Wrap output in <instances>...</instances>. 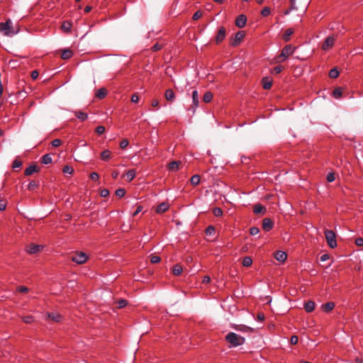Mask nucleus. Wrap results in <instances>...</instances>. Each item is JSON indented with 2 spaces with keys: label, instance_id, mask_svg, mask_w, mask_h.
Here are the masks:
<instances>
[{
  "label": "nucleus",
  "instance_id": "nucleus-3",
  "mask_svg": "<svg viewBox=\"0 0 363 363\" xmlns=\"http://www.w3.org/2000/svg\"><path fill=\"white\" fill-rule=\"evenodd\" d=\"M295 49L296 48L291 45H286L281 50V54L274 58L275 62L280 63L285 61L289 56L294 53Z\"/></svg>",
  "mask_w": 363,
  "mask_h": 363
},
{
  "label": "nucleus",
  "instance_id": "nucleus-5",
  "mask_svg": "<svg viewBox=\"0 0 363 363\" xmlns=\"http://www.w3.org/2000/svg\"><path fill=\"white\" fill-rule=\"evenodd\" d=\"M71 259L73 262L81 264L86 262L88 259V255L83 252H77L72 256Z\"/></svg>",
  "mask_w": 363,
  "mask_h": 363
},
{
  "label": "nucleus",
  "instance_id": "nucleus-6",
  "mask_svg": "<svg viewBox=\"0 0 363 363\" xmlns=\"http://www.w3.org/2000/svg\"><path fill=\"white\" fill-rule=\"evenodd\" d=\"M43 248L44 245H43L30 243L26 246V251L30 255H35L41 252L43 250Z\"/></svg>",
  "mask_w": 363,
  "mask_h": 363
},
{
  "label": "nucleus",
  "instance_id": "nucleus-26",
  "mask_svg": "<svg viewBox=\"0 0 363 363\" xmlns=\"http://www.w3.org/2000/svg\"><path fill=\"white\" fill-rule=\"evenodd\" d=\"M335 307V303L333 302H328L322 306V308L325 312L331 311Z\"/></svg>",
  "mask_w": 363,
  "mask_h": 363
},
{
  "label": "nucleus",
  "instance_id": "nucleus-62",
  "mask_svg": "<svg viewBox=\"0 0 363 363\" xmlns=\"http://www.w3.org/2000/svg\"><path fill=\"white\" fill-rule=\"evenodd\" d=\"M36 186H37V184H36V182L35 181H31L28 184V189H34Z\"/></svg>",
  "mask_w": 363,
  "mask_h": 363
},
{
  "label": "nucleus",
  "instance_id": "nucleus-36",
  "mask_svg": "<svg viewBox=\"0 0 363 363\" xmlns=\"http://www.w3.org/2000/svg\"><path fill=\"white\" fill-rule=\"evenodd\" d=\"M330 78L335 79L339 76V72L336 68L332 69L329 72Z\"/></svg>",
  "mask_w": 363,
  "mask_h": 363
},
{
  "label": "nucleus",
  "instance_id": "nucleus-1",
  "mask_svg": "<svg viewBox=\"0 0 363 363\" xmlns=\"http://www.w3.org/2000/svg\"><path fill=\"white\" fill-rule=\"evenodd\" d=\"M0 32L5 36L12 37L19 32V28L14 29L12 21L8 19L4 23H0Z\"/></svg>",
  "mask_w": 363,
  "mask_h": 363
},
{
  "label": "nucleus",
  "instance_id": "nucleus-59",
  "mask_svg": "<svg viewBox=\"0 0 363 363\" xmlns=\"http://www.w3.org/2000/svg\"><path fill=\"white\" fill-rule=\"evenodd\" d=\"M139 101V97L137 94H134L131 96V101L133 103H137Z\"/></svg>",
  "mask_w": 363,
  "mask_h": 363
},
{
  "label": "nucleus",
  "instance_id": "nucleus-47",
  "mask_svg": "<svg viewBox=\"0 0 363 363\" xmlns=\"http://www.w3.org/2000/svg\"><path fill=\"white\" fill-rule=\"evenodd\" d=\"M33 317L28 315V316H24L23 318V321L26 323H31L33 322Z\"/></svg>",
  "mask_w": 363,
  "mask_h": 363
},
{
  "label": "nucleus",
  "instance_id": "nucleus-46",
  "mask_svg": "<svg viewBox=\"0 0 363 363\" xmlns=\"http://www.w3.org/2000/svg\"><path fill=\"white\" fill-rule=\"evenodd\" d=\"M105 127L103 126V125H100V126H98L96 128V133L98 134V135H102L104 132H105Z\"/></svg>",
  "mask_w": 363,
  "mask_h": 363
},
{
  "label": "nucleus",
  "instance_id": "nucleus-34",
  "mask_svg": "<svg viewBox=\"0 0 363 363\" xmlns=\"http://www.w3.org/2000/svg\"><path fill=\"white\" fill-rule=\"evenodd\" d=\"M135 176V170L130 169L126 174L127 180H128V181L133 180L134 179Z\"/></svg>",
  "mask_w": 363,
  "mask_h": 363
},
{
  "label": "nucleus",
  "instance_id": "nucleus-40",
  "mask_svg": "<svg viewBox=\"0 0 363 363\" xmlns=\"http://www.w3.org/2000/svg\"><path fill=\"white\" fill-rule=\"evenodd\" d=\"M115 194L118 197L122 198L125 194V190L124 189H118L116 191Z\"/></svg>",
  "mask_w": 363,
  "mask_h": 363
},
{
  "label": "nucleus",
  "instance_id": "nucleus-63",
  "mask_svg": "<svg viewBox=\"0 0 363 363\" xmlns=\"http://www.w3.org/2000/svg\"><path fill=\"white\" fill-rule=\"evenodd\" d=\"M329 258H330L329 255H328V254H324V255H323L320 257V261H321V262H325V261H327L328 259H329Z\"/></svg>",
  "mask_w": 363,
  "mask_h": 363
},
{
  "label": "nucleus",
  "instance_id": "nucleus-11",
  "mask_svg": "<svg viewBox=\"0 0 363 363\" xmlns=\"http://www.w3.org/2000/svg\"><path fill=\"white\" fill-rule=\"evenodd\" d=\"M274 257L280 262H284L287 258V255L284 251L278 250L274 252Z\"/></svg>",
  "mask_w": 363,
  "mask_h": 363
},
{
  "label": "nucleus",
  "instance_id": "nucleus-7",
  "mask_svg": "<svg viewBox=\"0 0 363 363\" xmlns=\"http://www.w3.org/2000/svg\"><path fill=\"white\" fill-rule=\"evenodd\" d=\"M335 41V38L334 36L331 35L327 37L322 44V50H328V49L331 48L334 45Z\"/></svg>",
  "mask_w": 363,
  "mask_h": 363
},
{
  "label": "nucleus",
  "instance_id": "nucleus-32",
  "mask_svg": "<svg viewBox=\"0 0 363 363\" xmlns=\"http://www.w3.org/2000/svg\"><path fill=\"white\" fill-rule=\"evenodd\" d=\"M62 172L65 174L71 175L74 172V169L69 165H65L62 169Z\"/></svg>",
  "mask_w": 363,
  "mask_h": 363
},
{
  "label": "nucleus",
  "instance_id": "nucleus-55",
  "mask_svg": "<svg viewBox=\"0 0 363 363\" xmlns=\"http://www.w3.org/2000/svg\"><path fill=\"white\" fill-rule=\"evenodd\" d=\"M61 145V140L60 139H55L52 141V145L53 147H58Z\"/></svg>",
  "mask_w": 363,
  "mask_h": 363
},
{
  "label": "nucleus",
  "instance_id": "nucleus-35",
  "mask_svg": "<svg viewBox=\"0 0 363 363\" xmlns=\"http://www.w3.org/2000/svg\"><path fill=\"white\" fill-rule=\"evenodd\" d=\"M118 308H123L128 305V301L125 299H119L116 301Z\"/></svg>",
  "mask_w": 363,
  "mask_h": 363
},
{
  "label": "nucleus",
  "instance_id": "nucleus-45",
  "mask_svg": "<svg viewBox=\"0 0 363 363\" xmlns=\"http://www.w3.org/2000/svg\"><path fill=\"white\" fill-rule=\"evenodd\" d=\"M259 233V229L257 227H252L250 229V233L251 235H256Z\"/></svg>",
  "mask_w": 363,
  "mask_h": 363
},
{
  "label": "nucleus",
  "instance_id": "nucleus-13",
  "mask_svg": "<svg viewBox=\"0 0 363 363\" xmlns=\"http://www.w3.org/2000/svg\"><path fill=\"white\" fill-rule=\"evenodd\" d=\"M273 227V222L272 220L269 218H265L262 220V228L266 230L269 231Z\"/></svg>",
  "mask_w": 363,
  "mask_h": 363
},
{
  "label": "nucleus",
  "instance_id": "nucleus-53",
  "mask_svg": "<svg viewBox=\"0 0 363 363\" xmlns=\"http://www.w3.org/2000/svg\"><path fill=\"white\" fill-rule=\"evenodd\" d=\"M284 69L283 66H277L274 68L273 72L275 74H279Z\"/></svg>",
  "mask_w": 363,
  "mask_h": 363
},
{
  "label": "nucleus",
  "instance_id": "nucleus-10",
  "mask_svg": "<svg viewBox=\"0 0 363 363\" xmlns=\"http://www.w3.org/2000/svg\"><path fill=\"white\" fill-rule=\"evenodd\" d=\"M192 100H193V104L191 106V109L192 110L193 113L196 111V108L199 106V94L196 90H194L192 92Z\"/></svg>",
  "mask_w": 363,
  "mask_h": 363
},
{
  "label": "nucleus",
  "instance_id": "nucleus-9",
  "mask_svg": "<svg viewBox=\"0 0 363 363\" xmlns=\"http://www.w3.org/2000/svg\"><path fill=\"white\" fill-rule=\"evenodd\" d=\"M245 35V33L244 31H238L235 35L234 38L233 39V41L231 43V45L233 46H237L238 45L240 42L242 40Z\"/></svg>",
  "mask_w": 363,
  "mask_h": 363
},
{
  "label": "nucleus",
  "instance_id": "nucleus-30",
  "mask_svg": "<svg viewBox=\"0 0 363 363\" xmlns=\"http://www.w3.org/2000/svg\"><path fill=\"white\" fill-rule=\"evenodd\" d=\"M213 99V94L211 91H206L203 97V100L205 103H209Z\"/></svg>",
  "mask_w": 363,
  "mask_h": 363
},
{
  "label": "nucleus",
  "instance_id": "nucleus-56",
  "mask_svg": "<svg viewBox=\"0 0 363 363\" xmlns=\"http://www.w3.org/2000/svg\"><path fill=\"white\" fill-rule=\"evenodd\" d=\"M6 207V201L4 200H0V211H4Z\"/></svg>",
  "mask_w": 363,
  "mask_h": 363
},
{
  "label": "nucleus",
  "instance_id": "nucleus-54",
  "mask_svg": "<svg viewBox=\"0 0 363 363\" xmlns=\"http://www.w3.org/2000/svg\"><path fill=\"white\" fill-rule=\"evenodd\" d=\"M128 145V141L127 140H123L120 143V147L122 149L125 148Z\"/></svg>",
  "mask_w": 363,
  "mask_h": 363
},
{
  "label": "nucleus",
  "instance_id": "nucleus-41",
  "mask_svg": "<svg viewBox=\"0 0 363 363\" xmlns=\"http://www.w3.org/2000/svg\"><path fill=\"white\" fill-rule=\"evenodd\" d=\"M213 213L216 217L221 216L223 215V211L220 208H214L213 209Z\"/></svg>",
  "mask_w": 363,
  "mask_h": 363
},
{
  "label": "nucleus",
  "instance_id": "nucleus-43",
  "mask_svg": "<svg viewBox=\"0 0 363 363\" xmlns=\"http://www.w3.org/2000/svg\"><path fill=\"white\" fill-rule=\"evenodd\" d=\"M21 165H22L21 161H20L18 160H15L13 162L12 168L13 169L20 168L21 167Z\"/></svg>",
  "mask_w": 363,
  "mask_h": 363
},
{
  "label": "nucleus",
  "instance_id": "nucleus-19",
  "mask_svg": "<svg viewBox=\"0 0 363 363\" xmlns=\"http://www.w3.org/2000/svg\"><path fill=\"white\" fill-rule=\"evenodd\" d=\"M180 164L181 162L179 161H172L168 164V169L170 171L176 172L179 170Z\"/></svg>",
  "mask_w": 363,
  "mask_h": 363
},
{
  "label": "nucleus",
  "instance_id": "nucleus-50",
  "mask_svg": "<svg viewBox=\"0 0 363 363\" xmlns=\"http://www.w3.org/2000/svg\"><path fill=\"white\" fill-rule=\"evenodd\" d=\"M17 291L21 293H26L29 291L28 288L24 286H20L17 287Z\"/></svg>",
  "mask_w": 363,
  "mask_h": 363
},
{
  "label": "nucleus",
  "instance_id": "nucleus-48",
  "mask_svg": "<svg viewBox=\"0 0 363 363\" xmlns=\"http://www.w3.org/2000/svg\"><path fill=\"white\" fill-rule=\"evenodd\" d=\"M270 13V9L269 7H264L261 11V14L263 16H267Z\"/></svg>",
  "mask_w": 363,
  "mask_h": 363
},
{
  "label": "nucleus",
  "instance_id": "nucleus-22",
  "mask_svg": "<svg viewBox=\"0 0 363 363\" xmlns=\"http://www.w3.org/2000/svg\"><path fill=\"white\" fill-rule=\"evenodd\" d=\"M72 28V23L69 21H64L62 24L61 29L65 33H69Z\"/></svg>",
  "mask_w": 363,
  "mask_h": 363
},
{
  "label": "nucleus",
  "instance_id": "nucleus-24",
  "mask_svg": "<svg viewBox=\"0 0 363 363\" xmlns=\"http://www.w3.org/2000/svg\"><path fill=\"white\" fill-rule=\"evenodd\" d=\"M48 317L51 318L55 322H60L62 320V316L57 313H50L47 314Z\"/></svg>",
  "mask_w": 363,
  "mask_h": 363
},
{
  "label": "nucleus",
  "instance_id": "nucleus-31",
  "mask_svg": "<svg viewBox=\"0 0 363 363\" xmlns=\"http://www.w3.org/2000/svg\"><path fill=\"white\" fill-rule=\"evenodd\" d=\"M190 182L193 186L198 185L200 182V176L199 174H195L192 176L190 179Z\"/></svg>",
  "mask_w": 363,
  "mask_h": 363
},
{
  "label": "nucleus",
  "instance_id": "nucleus-33",
  "mask_svg": "<svg viewBox=\"0 0 363 363\" xmlns=\"http://www.w3.org/2000/svg\"><path fill=\"white\" fill-rule=\"evenodd\" d=\"M252 264V259L250 257H245L242 260V265L244 267H250Z\"/></svg>",
  "mask_w": 363,
  "mask_h": 363
},
{
  "label": "nucleus",
  "instance_id": "nucleus-18",
  "mask_svg": "<svg viewBox=\"0 0 363 363\" xmlns=\"http://www.w3.org/2000/svg\"><path fill=\"white\" fill-rule=\"evenodd\" d=\"M169 208V204L165 202L161 203L156 208V212L157 213H162L165 211H167Z\"/></svg>",
  "mask_w": 363,
  "mask_h": 363
},
{
  "label": "nucleus",
  "instance_id": "nucleus-58",
  "mask_svg": "<svg viewBox=\"0 0 363 363\" xmlns=\"http://www.w3.org/2000/svg\"><path fill=\"white\" fill-rule=\"evenodd\" d=\"M296 0H290L291 3V10H297L298 6L296 4Z\"/></svg>",
  "mask_w": 363,
  "mask_h": 363
},
{
  "label": "nucleus",
  "instance_id": "nucleus-4",
  "mask_svg": "<svg viewBox=\"0 0 363 363\" xmlns=\"http://www.w3.org/2000/svg\"><path fill=\"white\" fill-rule=\"evenodd\" d=\"M325 235L329 247L331 248H335L337 246L335 233L333 230H326L325 231Z\"/></svg>",
  "mask_w": 363,
  "mask_h": 363
},
{
  "label": "nucleus",
  "instance_id": "nucleus-38",
  "mask_svg": "<svg viewBox=\"0 0 363 363\" xmlns=\"http://www.w3.org/2000/svg\"><path fill=\"white\" fill-rule=\"evenodd\" d=\"M342 90H341V89L340 87H337V88L334 89V91H333V96L335 98H337V99L340 98L342 96Z\"/></svg>",
  "mask_w": 363,
  "mask_h": 363
},
{
  "label": "nucleus",
  "instance_id": "nucleus-49",
  "mask_svg": "<svg viewBox=\"0 0 363 363\" xmlns=\"http://www.w3.org/2000/svg\"><path fill=\"white\" fill-rule=\"evenodd\" d=\"M335 177L334 172H330L327 175V181L328 182H333L335 180Z\"/></svg>",
  "mask_w": 363,
  "mask_h": 363
},
{
  "label": "nucleus",
  "instance_id": "nucleus-27",
  "mask_svg": "<svg viewBox=\"0 0 363 363\" xmlns=\"http://www.w3.org/2000/svg\"><path fill=\"white\" fill-rule=\"evenodd\" d=\"M183 271V268L179 264H175L173 268H172V273L176 275V276H178V275H180L182 274Z\"/></svg>",
  "mask_w": 363,
  "mask_h": 363
},
{
  "label": "nucleus",
  "instance_id": "nucleus-8",
  "mask_svg": "<svg viewBox=\"0 0 363 363\" xmlns=\"http://www.w3.org/2000/svg\"><path fill=\"white\" fill-rule=\"evenodd\" d=\"M226 35V30L224 27L221 26L219 28L218 33L216 36V43L218 44L221 43L225 38Z\"/></svg>",
  "mask_w": 363,
  "mask_h": 363
},
{
  "label": "nucleus",
  "instance_id": "nucleus-25",
  "mask_svg": "<svg viewBox=\"0 0 363 363\" xmlns=\"http://www.w3.org/2000/svg\"><path fill=\"white\" fill-rule=\"evenodd\" d=\"M294 33V30L291 28L286 30L284 34L283 35V39L288 42L290 40L291 35Z\"/></svg>",
  "mask_w": 363,
  "mask_h": 363
},
{
  "label": "nucleus",
  "instance_id": "nucleus-51",
  "mask_svg": "<svg viewBox=\"0 0 363 363\" xmlns=\"http://www.w3.org/2000/svg\"><path fill=\"white\" fill-rule=\"evenodd\" d=\"M109 194V191L107 189H104L100 191V196L101 197H106Z\"/></svg>",
  "mask_w": 363,
  "mask_h": 363
},
{
  "label": "nucleus",
  "instance_id": "nucleus-52",
  "mask_svg": "<svg viewBox=\"0 0 363 363\" xmlns=\"http://www.w3.org/2000/svg\"><path fill=\"white\" fill-rule=\"evenodd\" d=\"M201 16H202V12L200 11H198L194 14L193 19L196 21V20H198L199 18H200Z\"/></svg>",
  "mask_w": 363,
  "mask_h": 363
},
{
  "label": "nucleus",
  "instance_id": "nucleus-29",
  "mask_svg": "<svg viewBox=\"0 0 363 363\" xmlns=\"http://www.w3.org/2000/svg\"><path fill=\"white\" fill-rule=\"evenodd\" d=\"M41 162L44 164H49L52 162V157L50 154H45L43 156Z\"/></svg>",
  "mask_w": 363,
  "mask_h": 363
},
{
  "label": "nucleus",
  "instance_id": "nucleus-17",
  "mask_svg": "<svg viewBox=\"0 0 363 363\" xmlns=\"http://www.w3.org/2000/svg\"><path fill=\"white\" fill-rule=\"evenodd\" d=\"M106 95H107V90L104 87H102V88L98 89L95 93L96 97L98 98L99 99H104Z\"/></svg>",
  "mask_w": 363,
  "mask_h": 363
},
{
  "label": "nucleus",
  "instance_id": "nucleus-23",
  "mask_svg": "<svg viewBox=\"0 0 363 363\" xmlns=\"http://www.w3.org/2000/svg\"><path fill=\"white\" fill-rule=\"evenodd\" d=\"M262 85L264 89H269L272 85V80L269 77H264L262 79Z\"/></svg>",
  "mask_w": 363,
  "mask_h": 363
},
{
  "label": "nucleus",
  "instance_id": "nucleus-14",
  "mask_svg": "<svg viewBox=\"0 0 363 363\" xmlns=\"http://www.w3.org/2000/svg\"><path fill=\"white\" fill-rule=\"evenodd\" d=\"M164 98L167 101L173 102L176 98L175 94L171 89H168L164 93Z\"/></svg>",
  "mask_w": 363,
  "mask_h": 363
},
{
  "label": "nucleus",
  "instance_id": "nucleus-61",
  "mask_svg": "<svg viewBox=\"0 0 363 363\" xmlns=\"http://www.w3.org/2000/svg\"><path fill=\"white\" fill-rule=\"evenodd\" d=\"M355 244L357 245V246H362L363 245V238H358L356 239L355 240Z\"/></svg>",
  "mask_w": 363,
  "mask_h": 363
},
{
  "label": "nucleus",
  "instance_id": "nucleus-16",
  "mask_svg": "<svg viewBox=\"0 0 363 363\" xmlns=\"http://www.w3.org/2000/svg\"><path fill=\"white\" fill-rule=\"evenodd\" d=\"M253 212L255 214H264L266 212V208L259 203H257L254 206Z\"/></svg>",
  "mask_w": 363,
  "mask_h": 363
},
{
  "label": "nucleus",
  "instance_id": "nucleus-42",
  "mask_svg": "<svg viewBox=\"0 0 363 363\" xmlns=\"http://www.w3.org/2000/svg\"><path fill=\"white\" fill-rule=\"evenodd\" d=\"M160 257L159 256H157V255H152L150 256V262L152 263V264H156V263H158L160 261Z\"/></svg>",
  "mask_w": 363,
  "mask_h": 363
},
{
  "label": "nucleus",
  "instance_id": "nucleus-39",
  "mask_svg": "<svg viewBox=\"0 0 363 363\" xmlns=\"http://www.w3.org/2000/svg\"><path fill=\"white\" fill-rule=\"evenodd\" d=\"M76 116L81 121H84L88 118V115L83 112H77Z\"/></svg>",
  "mask_w": 363,
  "mask_h": 363
},
{
  "label": "nucleus",
  "instance_id": "nucleus-21",
  "mask_svg": "<svg viewBox=\"0 0 363 363\" xmlns=\"http://www.w3.org/2000/svg\"><path fill=\"white\" fill-rule=\"evenodd\" d=\"M315 306V303L314 301H308L305 303L304 308L306 312L311 313L314 310Z\"/></svg>",
  "mask_w": 363,
  "mask_h": 363
},
{
  "label": "nucleus",
  "instance_id": "nucleus-64",
  "mask_svg": "<svg viewBox=\"0 0 363 363\" xmlns=\"http://www.w3.org/2000/svg\"><path fill=\"white\" fill-rule=\"evenodd\" d=\"M142 210H143V206H138L137 207L136 211L133 213V216H137L140 212H141V211H142Z\"/></svg>",
  "mask_w": 363,
  "mask_h": 363
},
{
  "label": "nucleus",
  "instance_id": "nucleus-57",
  "mask_svg": "<svg viewBox=\"0 0 363 363\" xmlns=\"http://www.w3.org/2000/svg\"><path fill=\"white\" fill-rule=\"evenodd\" d=\"M298 338L296 335H293L291 337V340H290V342L292 345H296L297 344L298 342Z\"/></svg>",
  "mask_w": 363,
  "mask_h": 363
},
{
  "label": "nucleus",
  "instance_id": "nucleus-44",
  "mask_svg": "<svg viewBox=\"0 0 363 363\" xmlns=\"http://www.w3.org/2000/svg\"><path fill=\"white\" fill-rule=\"evenodd\" d=\"M206 233L208 235H213L215 233L214 227L212 225L208 226L206 230Z\"/></svg>",
  "mask_w": 363,
  "mask_h": 363
},
{
  "label": "nucleus",
  "instance_id": "nucleus-15",
  "mask_svg": "<svg viewBox=\"0 0 363 363\" xmlns=\"http://www.w3.org/2000/svg\"><path fill=\"white\" fill-rule=\"evenodd\" d=\"M38 171L39 168L38 167V166L35 164H32L25 169L24 174L26 176H30L35 172H38Z\"/></svg>",
  "mask_w": 363,
  "mask_h": 363
},
{
  "label": "nucleus",
  "instance_id": "nucleus-60",
  "mask_svg": "<svg viewBox=\"0 0 363 363\" xmlns=\"http://www.w3.org/2000/svg\"><path fill=\"white\" fill-rule=\"evenodd\" d=\"M162 45L159 44V43H156L155 45H154L152 48V49L154 50V51H158L160 50H161L162 48Z\"/></svg>",
  "mask_w": 363,
  "mask_h": 363
},
{
  "label": "nucleus",
  "instance_id": "nucleus-20",
  "mask_svg": "<svg viewBox=\"0 0 363 363\" xmlns=\"http://www.w3.org/2000/svg\"><path fill=\"white\" fill-rule=\"evenodd\" d=\"M73 55V52L70 49H65L61 52V57L64 60H68Z\"/></svg>",
  "mask_w": 363,
  "mask_h": 363
},
{
  "label": "nucleus",
  "instance_id": "nucleus-37",
  "mask_svg": "<svg viewBox=\"0 0 363 363\" xmlns=\"http://www.w3.org/2000/svg\"><path fill=\"white\" fill-rule=\"evenodd\" d=\"M101 156L103 160H107L111 156V152L109 150H104L101 152Z\"/></svg>",
  "mask_w": 363,
  "mask_h": 363
},
{
  "label": "nucleus",
  "instance_id": "nucleus-28",
  "mask_svg": "<svg viewBox=\"0 0 363 363\" xmlns=\"http://www.w3.org/2000/svg\"><path fill=\"white\" fill-rule=\"evenodd\" d=\"M235 328L237 330H240V331L245 332V333H247V332L252 333V332H253V329L252 328L246 326V325H237Z\"/></svg>",
  "mask_w": 363,
  "mask_h": 363
},
{
  "label": "nucleus",
  "instance_id": "nucleus-12",
  "mask_svg": "<svg viewBox=\"0 0 363 363\" xmlns=\"http://www.w3.org/2000/svg\"><path fill=\"white\" fill-rule=\"evenodd\" d=\"M247 18L245 15H240L235 20V25L238 28H243L246 25Z\"/></svg>",
  "mask_w": 363,
  "mask_h": 363
},
{
  "label": "nucleus",
  "instance_id": "nucleus-2",
  "mask_svg": "<svg viewBox=\"0 0 363 363\" xmlns=\"http://www.w3.org/2000/svg\"><path fill=\"white\" fill-rule=\"evenodd\" d=\"M225 340L230 344V347H238L245 342L244 337L233 332L225 336Z\"/></svg>",
  "mask_w": 363,
  "mask_h": 363
}]
</instances>
